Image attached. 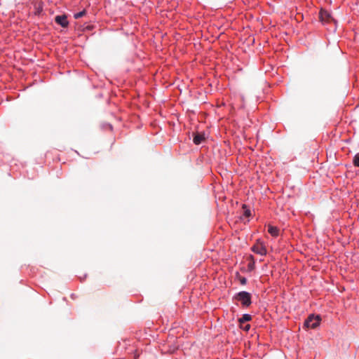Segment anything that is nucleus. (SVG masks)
Here are the masks:
<instances>
[{
	"instance_id": "nucleus-1",
	"label": "nucleus",
	"mask_w": 359,
	"mask_h": 359,
	"mask_svg": "<svg viewBox=\"0 0 359 359\" xmlns=\"http://www.w3.org/2000/svg\"><path fill=\"white\" fill-rule=\"evenodd\" d=\"M252 295L246 291H241L236 293L233 299L240 302L243 307H249L252 304Z\"/></svg>"
},
{
	"instance_id": "nucleus-2",
	"label": "nucleus",
	"mask_w": 359,
	"mask_h": 359,
	"mask_svg": "<svg viewBox=\"0 0 359 359\" xmlns=\"http://www.w3.org/2000/svg\"><path fill=\"white\" fill-rule=\"evenodd\" d=\"M321 318L319 315L310 314L305 320L304 325L307 328L315 329L319 326Z\"/></svg>"
},
{
	"instance_id": "nucleus-3",
	"label": "nucleus",
	"mask_w": 359,
	"mask_h": 359,
	"mask_svg": "<svg viewBox=\"0 0 359 359\" xmlns=\"http://www.w3.org/2000/svg\"><path fill=\"white\" fill-rule=\"evenodd\" d=\"M319 18L323 24L330 23V22L336 23V20L332 18L331 13L326 10H320L319 13Z\"/></svg>"
},
{
	"instance_id": "nucleus-4",
	"label": "nucleus",
	"mask_w": 359,
	"mask_h": 359,
	"mask_svg": "<svg viewBox=\"0 0 359 359\" xmlns=\"http://www.w3.org/2000/svg\"><path fill=\"white\" fill-rule=\"evenodd\" d=\"M251 250L253 252L262 256H264L267 253V250L265 245L259 240L257 241V243L251 248Z\"/></svg>"
},
{
	"instance_id": "nucleus-5",
	"label": "nucleus",
	"mask_w": 359,
	"mask_h": 359,
	"mask_svg": "<svg viewBox=\"0 0 359 359\" xmlns=\"http://www.w3.org/2000/svg\"><path fill=\"white\" fill-rule=\"evenodd\" d=\"M55 20L58 25H60L62 27H67L69 25L67 16L65 15H57L55 18Z\"/></svg>"
},
{
	"instance_id": "nucleus-6",
	"label": "nucleus",
	"mask_w": 359,
	"mask_h": 359,
	"mask_svg": "<svg viewBox=\"0 0 359 359\" xmlns=\"http://www.w3.org/2000/svg\"><path fill=\"white\" fill-rule=\"evenodd\" d=\"M205 140L204 134L196 133L194 135L193 142L195 144L198 145L201 144Z\"/></svg>"
},
{
	"instance_id": "nucleus-7",
	"label": "nucleus",
	"mask_w": 359,
	"mask_h": 359,
	"mask_svg": "<svg viewBox=\"0 0 359 359\" xmlns=\"http://www.w3.org/2000/svg\"><path fill=\"white\" fill-rule=\"evenodd\" d=\"M268 232L273 236L277 237L279 234V229L276 226L269 225L268 227Z\"/></svg>"
},
{
	"instance_id": "nucleus-8",
	"label": "nucleus",
	"mask_w": 359,
	"mask_h": 359,
	"mask_svg": "<svg viewBox=\"0 0 359 359\" xmlns=\"http://www.w3.org/2000/svg\"><path fill=\"white\" fill-rule=\"evenodd\" d=\"M251 319H252L251 315H250L248 313H245L243 315V316L241 318H239L238 322L241 324H242L245 322H248V321L251 320Z\"/></svg>"
},
{
	"instance_id": "nucleus-9",
	"label": "nucleus",
	"mask_w": 359,
	"mask_h": 359,
	"mask_svg": "<svg viewBox=\"0 0 359 359\" xmlns=\"http://www.w3.org/2000/svg\"><path fill=\"white\" fill-rule=\"evenodd\" d=\"M243 209L244 210L243 216L245 217H249L251 215L250 210L247 207L246 205H243Z\"/></svg>"
},
{
	"instance_id": "nucleus-10",
	"label": "nucleus",
	"mask_w": 359,
	"mask_h": 359,
	"mask_svg": "<svg viewBox=\"0 0 359 359\" xmlns=\"http://www.w3.org/2000/svg\"><path fill=\"white\" fill-rule=\"evenodd\" d=\"M250 258L251 259V262L248 264V267L250 271H252L255 269V259L253 255H250Z\"/></svg>"
},
{
	"instance_id": "nucleus-11",
	"label": "nucleus",
	"mask_w": 359,
	"mask_h": 359,
	"mask_svg": "<svg viewBox=\"0 0 359 359\" xmlns=\"http://www.w3.org/2000/svg\"><path fill=\"white\" fill-rule=\"evenodd\" d=\"M86 10H83V11H80V12H79V13H74V18L75 19L81 18H82L83 16H84V15H86Z\"/></svg>"
},
{
	"instance_id": "nucleus-12",
	"label": "nucleus",
	"mask_w": 359,
	"mask_h": 359,
	"mask_svg": "<svg viewBox=\"0 0 359 359\" xmlns=\"http://www.w3.org/2000/svg\"><path fill=\"white\" fill-rule=\"evenodd\" d=\"M353 164L355 166L359 167V153L356 154L353 157Z\"/></svg>"
},
{
	"instance_id": "nucleus-13",
	"label": "nucleus",
	"mask_w": 359,
	"mask_h": 359,
	"mask_svg": "<svg viewBox=\"0 0 359 359\" xmlns=\"http://www.w3.org/2000/svg\"><path fill=\"white\" fill-rule=\"evenodd\" d=\"M239 280L241 285H244L247 283V278L245 277H241Z\"/></svg>"
},
{
	"instance_id": "nucleus-14",
	"label": "nucleus",
	"mask_w": 359,
	"mask_h": 359,
	"mask_svg": "<svg viewBox=\"0 0 359 359\" xmlns=\"http://www.w3.org/2000/svg\"><path fill=\"white\" fill-rule=\"evenodd\" d=\"M250 328V325L249 324L248 325H245L244 327H243V330H245V331H248Z\"/></svg>"
}]
</instances>
